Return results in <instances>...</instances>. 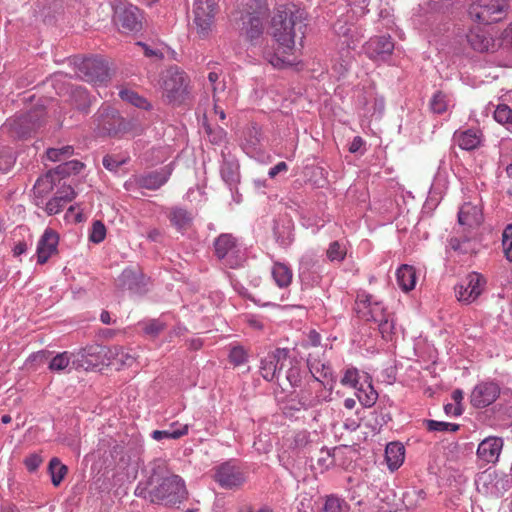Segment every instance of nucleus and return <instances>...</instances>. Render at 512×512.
<instances>
[{
  "instance_id": "1",
  "label": "nucleus",
  "mask_w": 512,
  "mask_h": 512,
  "mask_svg": "<svg viewBox=\"0 0 512 512\" xmlns=\"http://www.w3.org/2000/svg\"><path fill=\"white\" fill-rule=\"evenodd\" d=\"M304 19V13L294 4L277 7L272 17V36L283 54H288L295 46L296 26Z\"/></svg>"
},
{
  "instance_id": "2",
  "label": "nucleus",
  "mask_w": 512,
  "mask_h": 512,
  "mask_svg": "<svg viewBox=\"0 0 512 512\" xmlns=\"http://www.w3.org/2000/svg\"><path fill=\"white\" fill-rule=\"evenodd\" d=\"M136 494L149 499L152 503L175 505L187 498V490L184 480L178 475H169L152 489L136 488Z\"/></svg>"
},
{
  "instance_id": "3",
  "label": "nucleus",
  "mask_w": 512,
  "mask_h": 512,
  "mask_svg": "<svg viewBox=\"0 0 512 512\" xmlns=\"http://www.w3.org/2000/svg\"><path fill=\"white\" fill-rule=\"evenodd\" d=\"M160 86L168 103L181 104L189 93V78L179 67L171 66L161 73Z\"/></svg>"
},
{
  "instance_id": "4",
  "label": "nucleus",
  "mask_w": 512,
  "mask_h": 512,
  "mask_svg": "<svg viewBox=\"0 0 512 512\" xmlns=\"http://www.w3.org/2000/svg\"><path fill=\"white\" fill-rule=\"evenodd\" d=\"M510 10V0H475L469 7L472 20L492 24L504 20Z\"/></svg>"
},
{
  "instance_id": "5",
  "label": "nucleus",
  "mask_w": 512,
  "mask_h": 512,
  "mask_svg": "<svg viewBox=\"0 0 512 512\" xmlns=\"http://www.w3.org/2000/svg\"><path fill=\"white\" fill-rule=\"evenodd\" d=\"M214 247L216 256L231 268L240 266L244 260V254L231 234H221L215 240Z\"/></svg>"
},
{
  "instance_id": "6",
  "label": "nucleus",
  "mask_w": 512,
  "mask_h": 512,
  "mask_svg": "<svg viewBox=\"0 0 512 512\" xmlns=\"http://www.w3.org/2000/svg\"><path fill=\"white\" fill-rule=\"evenodd\" d=\"M511 479L504 473L496 471L483 472L476 480L479 492L493 497H500L511 487Z\"/></svg>"
},
{
  "instance_id": "7",
  "label": "nucleus",
  "mask_w": 512,
  "mask_h": 512,
  "mask_svg": "<svg viewBox=\"0 0 512 512\" xmlns=\"http://www.w3.org/2000/svg\"><path fill=\"white\" fill-rule=\"evenodd\" d=\"M485 286L486 279L484 276L472 272L455 287L457 300L464 304H470L482 294Z\"/></svg>"
},
{
  "instance_id": "8",
  "label": "nucleus",
  "mask_w": 512,
  "mask_h": 512,
  "mask_svg": "<svg viewBox=\"0 0 512 512\" xmlns=\"http://www.w3.org/2000/svg\"><path fill=\"white\" fill-rule=\"evenodd\" d=\"M113 20L122 33L138 32L142 28V14L136 6L131 4L117 6Z\"/></svg>"
},
{
  "instance_id": "9",
  "label": "nucleus",
  "mask_w": 512,
  "mask_h": 512,
  "mask_svg": "<svg viewBox=\"0 0 512 512\" xmlns=\"http://www.w3.org/2000/svg\"><path fill=\"white\" fill-rule=\"evenodd\" d=\"M76 75L86 82L99 84L107 80L108 68L102 59L85 58L76 64Z\"/></svg>"
},
{
  "instance_id": "10",
  "label": "nucleus",
  "mask_w": 512,
  "mask_h": 512,
  "mask_svg": "<svg viewBox=\"0 0 512 512\" xmlns=\"http://www.w3.org/2000/svg\"><path fill=\"white\" fill-rule=\"evenodd\" d=\"M216 12L215 0H194V23L201 37H205L211 30Z\"/></svg>"
},
{
  "instance_id": "11",
  "label": "nucleus",
  "mask_w": 512,
  "mask_h": 512,
  "mask_svg": "<svg viewBox=\"0 0 512 512\" xmlns=\"http://www.w3.org/2000/svg\"><path fill=\"white\" fill-rule=\"evenodd\" d=\"M214 480L224 489H235L245 482V476L235 462L227 461L214 468Z\"/></svg>"
},
{
  "instance_id": "12",
  "label": "nucleus",
  "mask_w": 512,
  "mask_h": 512,
  "mask_svg": "<svg viewBox=\"0 0 512 512\" xmlns=\"http://www.w3.org/2000/svg\"><path fill=\"white\" fill-rule=\"evenodd\" d=\"M289 350L277 348L261 360L260 373L267 381L278 378L281 370L287 366Z\"/></svg>"
},
{
  "instance_id": "13",
  "label": "nucleus",
  "mask_w": 512,
  "mask_h": 512,
  "mask_svg": "<svg viewBox=\"0 0 512 512\" xmlns=\"http://www.w3.org/2000/svg\"><path fill=\"white\" fill-rule=\"evenodd\" d=\"M100 135H117L125 129V121L116 110L101 108L94 117Z\"/></svg>"
},
{
  "instance_id": "14",
  "label": "nucleus",
  "mask_w": 512,
  "mask_h": 512,
  "mask_svg": "<svg viewBox=\"0 0 512 512\" xmlns=\"http://www.w3.org/2000/svg\"><path fill=\"white\" fill-rule=\"evenodd\" d=\"M355 310L360 318L378 322L386 315L383 304L376 301L372 295L360 293L355 301Z\"/></svg>"
},
{
  "instance_id": "15",
  "label": "nucleus",
  "mask_w": 512,
  "mask_h": 512,
  "mask_svg": "<svg viewBox=\"0 0 512 512\" xmlns=\"http://www.w3.org/2000/svg\"><path fill=\"white\" fill-rule=\"evenodd\" d=\"M500 394L499 386L494 382H482L472 390L470 401L476 408H484L491 405Z\"/></svg>"
},
{
  "instance_id": "16",
  "label": "nucleus",
  "mask_w": 512,
  "mask_h": 512,
  "mask_svg": "<svg viewBox=\"0 0 512 512\" xmlns=\"http://www.w3.org/2000/svg\"><path fill=\"white\" fill-rule=\"evenodd\" d=\"M365 53L374 61H385L394 50L390 36H375L365 44Z\"/></svg>"
},
{
  "instance_id": "17",
  "label": "nucleus",
  "mask_w": 512,
  "mask_h": 512,
  "mask_svg": "<svg viewBox=\"0 0 512 512\" xmlns=\"http://www.w3.org/2000/svg\"><path fill=\"white\" fill-rule=\"evenodd\" d=\"M467 41L471 48L478 52H494L500 47L499 40L494 39L480 27L473 28L468 32Z\"/></svg>"
},
{
  "instance_id": "18",
  "label": "nucleus",
  "mask_w": 512,
  "mask_h": 512,
  "mask_svg": "<svg viewBox=\"0 0 512 512\" xmlns=\"http://www.w3.org/2000/svg\"><path fill=\"white\" fill-rule=\"evenodd\" d=\"M503 439L501 437L489 436L483 439L477 448L476 455L479 460L489 463H496L503 449Z\"/></svg>"
},
{
  "instance_id": "19",
  "label": "nucleus",
  "mask_w": 512,
  "mask_h": 512,
  "mask_svg": "<svg viewBox=\"0 0 512 512\" xmlns=\"http://www.w3.org/2000/svg\"><path fill=\"white\" fill-rule=\"evenodd\" d=\"M58 243V234L54 230L47 228L37 244V263L41 265L45 264L48 259L57 252Z\"/></svg>"
},
{
  "instance_id": "20",
  "label": "nucleus",
  "mask_w": 512,
  "mask_h": 512,
  "mask_svg": "<svg viewBox=\"0 0 512 512\" xmlns=\"http://www.w3.org/2000/svg\"><path fill=\"white\" fill-rule=\"evenodd\" d=\"M103 351L104 348L97 344L86 346L74 353L72 364L85 370L95 367L100 362Z\"/></svg>"
},
{
  "instance_id": "21",
  "label": "nucleus",
  "mask_w": 512,
  "mask_h": 512,
  "mask_svg": "<svg viewBox=\"0 0 512 512\" xmlns=\"http://www.w3.org/2000/svg\"><path fill=\"white\" fill-rule=\"evenodd\" d=\"M220 175L222 180L232 189L240 181L238 160L230 153H221Z\"/></svg>"
},
{
  "instance_id": "22",
  "label": "nucleus",
  "mask_w": 512,
  "mask_h": 512,
  "mask_svg": "<svg viewBox=\"0 0 512 512\" xmlns=\"http://www.w3.org/2000/svg\"><path fill=\"white\" fill-rule=\"evenodd\" d=\"M307 367L316 381L321 382L323 385L329 384L332 388L335 380L333 378L332 369L327 362L323 361L318 356L309 354Z\"/></svg>"
},
{
  "instance_id": "23",
  "label": "nucleus",
  "mask_w": 512,
  "mask_h": 512,
  "mask_svg": "<svg viewBox=\"0 0 512 512\" xmlns=\"http://www.w3.org/2000/svg\"><path fill=\"white\" fill-rule=\"evenodd\" d=\"M264 27L262 20L258 16L248 15L243 21L241 36L244 37L252 46L261 43L263 38Z\"/></svg>"
},
{
  "instance_id": "24",
  "label": "nucleus",
  "mask_w": 512,
  "mask_h": 512,
  "mask_svg": "<svg viewBox=\"0 0 512 512\" xmlns=\"http://www.w3.org/2000/svg\"><path fill=\"white\" fill-rule=\"evenodd\" d=\"M76 197V192L71 186L61 187L45 206L48 215H55L62 211L66 204Z\"/></svg>"
},
{
  "instance_id": "25",
  "label": "nucleus",
  "mask_w": 512,
  "mask_h": 512,
  "mask_svg": "<svg viewBox=\"0 0 512 512\" xmlns=\"http://www.w3.org/2000/svg\"><path fill=\"white\" fill-rule=\"evenodd\" d=\"M454 142L462 150H474L478 148L482 142V133L478 129H466L455 131L453 135Z\"/></svg>"
},
{
  "instance_id": "26",
  "label": "nucleus",
  "mask_w": 512,
  "mask_h": 512,
  "mask_svg": "<svg viewBox=\"0 0 512 512\" xmlns=\"http://www.w3.org/2000/svg\"><path fill=\"white\" fill-rule=\"evenodd\" d=\"M169 175L170 172L165 171L151 172L147 175L135 177L134 182L139 188L156 190L167 182Z\"/></svg>"
},
{
  "instance_id": "27",
  "label": "nucleus",
  "mask_w": 512,
  "mask_h": 512,
  "mask_svg": "<svg viewBox=\"0 0 512 512\" xmlns=\"http://www.w3.org/2000/svg\"><path fill=\"white\" fill-rule=\"evenodd\" d=\"M385 458L391 471L397 470L404 462L405 448L401 443L391 442L386 446Z\"/></svg>"
},
{
  "instance_id": "28",
  "label": "nucleus",
  "mask_w": 512,
  "mask_h": 512,
  "mask_svg": "<svg viewBox=\"0 0 512 512\" xmlns=\"http://www.w3.org/2000/svg\"><path fill=\"white\" fill-rule=\"evenodd\" d=\"M171 224L180 232L188 230L193 222V216L187 210L180 207H172L168 213Z\"/></svg>"
},
{
  "instance_id": "29",
  "label": "nucleus",
  "mask_w": 512,
  "mask_h": 512,
  "mask_svg": "<svg viewBox=\"0 0 512 512\" xmlns=\"http://www.w3.org/2000/svg\"><path fill=\"white\" fill-rule=\"evenodd\" d=\"M396 279L399 287L404 292L413 290L417 280L414 267L407 264L401 265L396 271Z\"/></svg>"
},
{
  "instance_id": "30",
  "label": "nucleus",
  "mask_w": 512,
  "mask_h": 512,
  "mask_svg": "<svg viewBox=\"0 0 512 512\" xmlns=\"http://www.w3.org/2000/svg\"><path fill=\"white\" fill-rule=\"evenodd\" d=\"M189 425L175 421L170 424L166 430H155L151 436L154 440L161 441L163 439H179L188 434Z\"/></svg>"
},
{
  "instance_id": "31",
  "label": "nucleus",
  "mask_w": 512,
  "mask_h": 512,
  "mask_svg": "<svg viewBox=\"0 0 512 512\" xmlns=\"http://www.w3.org/2000/svg\"><path fill=\"white\" fill-rule=\"evenodd\" d=\"M226 82L221 80L212 87L213 101L215 108H219V103H225L226 106H233L237 100V94L233 90L226 91Z\"/></svg>"
},
{
  "instance_id": "32",
  "label": "nucleus",
  "mask_w": 512,
  "mask_h": 512,
  "mask_svg": "<svg viewBox=\"0 0 512 512\" xmlns=\"http://www.w3.org/2000/svg\"><path fill=\"white\" fill-rule=\"evenodd\" d=\"M482 220V214L477 206L465 203L458 213V222L461 225L473 226L479 225Z\"/></svg>"
},
{
  "instance_id": "33",
  "label": "nucleus",
  "mask_w": 512,
  "mask_h": 512,
  "mask_svg": "<svg viewBox=\"0 0 512 512\" xmlns=\"http://www.w3.org/2000/svg\"><path fill=\"white\" fill-rule=\"evenodd\" d=\"M271 274L274 282L279 288H286L292 282L293 273L287 264L275 262L272 266Z\"/></svg>"
},
{
  "instance_id": "34",
  "label": "nucleus",
  "mask_w": 512,
  "mask_h": 512,
  "mask_svg": "<svg viewBox=\"0 0 512 512\" xmlns=\"http://www.w3.org/2000/svg\"><path fill=\"white\" fill-rule=\"evenodd\" d=\"M73 355L74 353H69L67 351L57 353L49 361L48 369L51 372L56 373L64 372L66 369L69 368L70 364L72 363Z\"/></svg>"
},
{
  "instance_id": "35",
  "label": "nucleus",
  "mask_w": 512,
  "mask_h": 512,
  "mask_svg": "<svg viewBox=\"0 0 512 512\" xmlns=\"http://www.w3.org/2000/svg\"><path fill=\"white\" fill-rule=\"evenodd\" d=\"M426 499V492L423 489L411 488L404 492L402 501L407 509H415Z\"/></svg>"
},
{
  "instance_id": "36",
  "label": "nucleus",
  "mask_w": 512,
  "mask_h": 512,
  "mask_svg": "<svg viewBox=\"0 0 512 512\" xmlns=\"http://www.w3.org/2000/svg\"><path fill=\"white\" fill-rule=\"evenodd\" d=\"M48 471L54 486H59L67 474V466L61 463L58 458H52L49 462Z\"/></svg>"
},
{
  "instance_id": "37",
  "label": "nucleus",
  "mask_w": 512,
  "mask_h": 512,
  "mask_svg": "<svg viewBox=\"0 0 512 512\" xmlns=\"http://www.w3.org/2000/svg\"><path fill=\"white\" fill-rule=\"evenodd\" d=\"M287 365H289V368L286 371V379L291 387H298L302 381V372L299 362L295 359H291L288 355Z\"/></svg>"
},
{
  "instance_id": "38",
  "label": "nucleus",
  "mask_w": 512,
  "mask_h": 512,
  "mask_svg": "<svg viewBox=\"0 0 512 512\" xmlns=\"http://www.w3.org/2000/svg\"><path fill=\"white\" fill-rule=\"evenodd\" d=\"M142 326L146 335L157 337L167 327V322L163 318L149 319L144 321Z\"/></svg>"
},
{
  "instance_id": "39",
  "label": "nucleus",
  "mask_w": 512,
  "mask_h": 512,
  "mask_svg": "<svg viewBox=\"0 0 512 512\" xmlns=\"http://www.w3.org/2000/svg\"><path fill=\"white\" fill-rule=\"evenodd\" d=\"M110 353L116 363L121 366H131L135 361L134 355L123 347H114Z\"/></svg>"
},
{
  "instance_id": "40",
  "label": "nucleus",
  "mask_w": 512,
  "mask_h": 512,
  "mask_svg": "<svg viewBox=\"0 0 512 512\" xmlns=\"http://www.w3.org/2000/svg\"><path fill=\"white\" fill-rule=\"evenodd\" d=\"M74 153L73 146L67 145L60 148H49L46 152L49 160L53 162L65 161Z\"/></svg>"
},
{
  "instance_id": "41",
  "label": "nucleus",
  "mask_w": 512,
  "mask_h": 512,
  "mask_svg": "<svg viewBox=\"0 0 512 512\" xmlns=\"http://www.w3.org/2000/svg\"><path fill=\"white\" fill-rule=\"evenodd\" d=\"M494 119L507 126V129L512 132V109L505 105H498L494 111Z\"/></svg>"
},
{
  "instance_id": "42",
  "label": "nucleus",
  "mask_w": 512,
  "mask_h": 512,
  "mask_svg": "<svg viewBox=\"0 0 512 512\" xmlns=\"http://www.w3.org/2000/svg\"><path fill=\"white\" fill-rule=\"evenodd\" d=\"M119 96L122 100L131 103L132 105L146 109L149 104L143 97L139 96L136 92L130 89H122L119 91Z\"/></svg>"
},
{
  "instance_id": "43",
  "label": "nucleus",
  "mask_w": 512,
  "mask_h": 512,
  "mask_svg": "<svg viewBox=\"0 0 512 512\" xmlns=\"http://www.w3.org/2000/svg\"><path fill=\"white\" fill-rule=\"evenodd\" d=\"M379 327V332L384 340L390 341L393 339L395 333V322L390 315H386L380 321L377 322Z\"/></svg>"
},
{
  "instance_id": "44",
  "label": "nucleus",
  "mask_w": 512,
  "mask_h": 512,
  "mask_svg": "<svg viewBox=\"0 0 512 512\" xmlns=\"http://www.w3.org/2000/svg\"><path fill=\"white\" fill-rule=\"evenodd\" d=\"M348 504L336 497V496H328L323 506L322 512H347Z\"/></svg>"
},
{
  "instance_id": "45",
  "label": "nucleus",
  "mask_w": 512,
  "mask_h": 512,
  "mask_svg": "<svg viewBox=\"0 0 512 512\" xmlns=\"http://www.w3.org/2000/svg\"><path fill=\"white\" fill-rule=\"evenodd\" d=\"M430 107L433 113H444L448 109L447 96L442 92L435 93L430 101Z\"/></svg>"
},
{
  "instance_id": "46",
  "label": "nucleus",
  "mask_w": 512,
  "mask_h": 512,
  "mask_svg": "<svg viewBox=\"0 0 512 512\" xmlns=\"http://www.w3.org/2000/svg\"><path fill=\"white\" fill-rule=\"evenodd\" d=\"M106 237V227L105 225L97 220L92 223V227L89 233V240L93 243H101Z\"/></svg>"
},
{
  "instance_id": "47",
  "label": "nucleus",
  "mask_w": 512,
  "mask_h": 512,
  "mask_svg": "<svg viewBox=\"0 0 512 512\" xmlns=\"http://www.w3.org/2000/svg\"><path fill=\"white\" fill-rule=\"evenodd\" d=\"M346 255V248L338 241H334L329 245L327 250V257L331 261H342Z\"/></svg>"
},
{
  "instance_id": "48",
  "label": "nucleus",
  "mask_w": 512,
  "mask_h": 512,
  "mask_svg": "<svg viewBox=\"0 0 512 512\" xmlns=\"http://www.w3.org/2000/svg\"><path fill=\"white\" fill-rule=\"evenodd\" d=\"M351 64L352 55L349 50H346L345 54L341 56L340 60L334 63L333 69L339 76H343L349 70Z\"/></svg>"
},
{
  "instance_id": "49",
  "label": "nucleus",
  "mask_w": 512,
  "mask_h": 512,
  "mask_svg": "<svg viewBox=\"0 0 512 512\" xmlns=\"http://www.w3.org/2000/svg\"><path fill=\"white\" fill-rule=\"evenodd\" d=\"M502 245L507 260L512 261V224H509L503 231Z\"/></svg>"
},
{
  "instance_id": "50",
  "label": "nucleus",
  "mask_w": 512,
  "mask_h": 512,
  "mask_svg": "<svg viewBox=\"0 0 512 512\" xmlns=\"http://www.w3.org/2000/svg\"><path fill=\"white\" fill-rule=\"evenodd\" d=\"M427 428L429 431H451L455 432L459 429V425L449 422L428 420Z\"/></svg>"
},
{
  "instance_id": "51",
  "label": "nucleus",
  "mask_w": 512,
  "mask_h": 512,
  "mask_svg": "<svg viewBox=\"0 0 512 512\" xmlns=\"http://www.w3.org/2000/svg\"><path fill=\"white\" fill-rule=\"evenodd\" d=\"M230 362L236 366L242 365L247 361V353L241 346H234L229 353Z\"/></svg>"
},
{
  "instance_id": "52",
  "label": "nucleus",
  "mask_w": 512,
  "mask_h": 512,
  "mask_svg": "<svg viewBox=\"0 0 512 512\" xmlns=\"http://www.w3.org/2000/svg\"><path fill=\"white\" fill-rule=\"evenodd\" d=\"M317 403H318L317 400L306 401V400H303V398H301L299 400L291 399L287 402V404L285 406V410H294V411H299L301 409L306 410L310 407L315 406Z\"/></svg>"
},
{
  "instance_id": "53",
  "label": "nucleus",
  "mask_w": 512,
  "mask_h": 512,
  "mask_svg": "<svg viewBox=\"0 0 512 512\" xmlns=\"http://www.w3.org/2000/svg\"><path fill=\"white\" fill-rule=\"evenodd\" d=\"M126 163L125 158L115 155H106L103 158V166L110 171H116L121 165Z\"/></svg>"
},
{
  "instance_id": "54",
  "label": "nucleus",
  "mask_w": 512,
  "mask_h": 512,
  "mask_svg": "<svg viewBox=\"0 0 512 512\" xmlns=\"http://www.w3.org/2000/svg\"><path fill=\"white\" fill-rule=\"evenodd\" d=\"M119 280L122 285L127 286L129 289H133L134 285L137 284L136 272L131 268H127L121 273Z\"/></svg>"
},
{
  "instance_id": "55",
  "label": "nucleus",
  "mask_w": 512,
  "mask_h": 512,
  "mask_svg": "<svg viewBox=\"0 0 512 512\" xmlns=\"http://www.w3.org/2000/svg\"><path fill=\"white\" fill-rule=\"evenodd\" d=\"M264 57L272 66L276 68L292 65V62L289 59H286L284 56H278L277 54H272L268 51L264 52Z\"/></svg>"
},
{
  "instance_id": "56",
  "label": "nucleus",
  "mask_w": 512,
  "mask_h": 512,
  "mask_svg": "<svg viewBox=\"0 0 512 512\" xmlns=\"http://www.w3.org/2000/svg\"><path fill=\"white\" fill-rule=\"evenodd\" d=\"M206 132L210 141L214 144L222 143L226 137V131L221 127L212 129L210 126H206Z\"/></svg>"
},
{
  "instance_id": "57",
  "label": "nucleus",
  "mask_w": 512,
  "mask_h": 512,
  "mask_svg": "<svg viewBox=\"0 0 512 512\" xmlns=\"http://www.w3.org/2000/svg\"><path fill=\"white\" fill-rule=\"evenodd\" d=\"M83 163L77 160L67 161L62 166H59V173H78L83 168Z\"/></svg>"
},
{
  "instance_id": "58",
  "label": "nucleus",
  "mask_w": 512,
  "mask_h": 512,
  "mask_svg": "<svg viewBox=\"0 0 512 512\" xmlns=\"http://www.w3.org/2000/svg\"><path fill=\"white\" fill-rule=\"evenodd\" d=\"M43 459L39 454H30L24 460L25 467L29 472H35L42 464Z\"/></svg>"
},
{
  "instance_id": "59",
  "label": "nucleus",
  "mask_w": 512,
  "mask_h": 512,
  "mask_svg": "<svg viewBox=\"0 0 512 512\" xmlns=\"http://www.w3.org/2000/svg\"><path fill=\"white\" fill-rule=\"evenodd\" d=\"M297 512H312V499L309 495H300L297 499Z\"/></svg>"
},
{
  "instance_id": "60",
  "label": "nucleus",
  "mask_w": 512,
  "mask_h": 512,
  "mask_svg": "<svg viewBox=\"0 0 512 512\" xmlns=\"http://www.w3.org/2000/svg\"><path fill=\"white\" fill-rule=\"evenodd\" d=\"M343 385L356 387L358 384V371L356 369H347L341 379Z\"/></svg>"
},
{
  "instance_id": "61",
  "label": "nucleus",
  "mask_w": 512,
  "mask_h": 512,
  "mask_svg": "<svg viewBox=\"0 0 512 512\" xmlns=\"http://www.w3.org/2000/svg\"><path fill=\"white\" fill-rule=\"evenodd\" d=\"M377 397H378V394L373 389L372 386H369V393H366L365 397H362L361 395L358 396L359 401L365 407L373 406L377 400Z\"/></svg>"
},
{
  "instance_id": "62",
  "label": "nucleus",
  "mask_w": 512,
  "mask_h": 512,
  "mask_svg": "<svg viewBox=\"0 0 512 512\" xmlns=\"http://www.w3.org/2000/svg\"><path fill=\"white\" fill-rule=\"evenodd\" d=\"M451 398L453 399V401L456 403L455 405V409H454V412H453V415L454 416H459L462 414L463 412V408L461 406V401L463 400L464 398V393L462 390L460 389H456L452 392L451 394Z\"/></svg>"
},
{
  "instance_id": "63",
  "label": "nucleus",
  "mask_w": 512,
  "mask_h": 512,
  "mask_svg": "<svg viewBox=\"0 0 512 512\" xmlns=\"http://www.w3.org/2000/svg\"><path fill=\"white\" fill-rule=\"evenodd\" d=\"M283 236L280 235V231H279V228H275V235L277 237V242L283 246V247H286L288 245L291 244V242L293 241V237H292V234L291 232L287 229L285 231H283Z\"/></svg>"
},
{
  "instance_id": "64",
  "label": "nucleus",
  "mask_w": 512,
  "mask_h": 512,
  "mask_svg": "<svg viewBox=\"0 0 512 512\" xmlns=\"http://www.w3.org/2000/svg\"><path fill=\"white\" fill-rule=\"evenodd\" d=\"M500 47L512 49V24H510L502 33V38L499 40Z\"/></svg>"
}]
</instances>
